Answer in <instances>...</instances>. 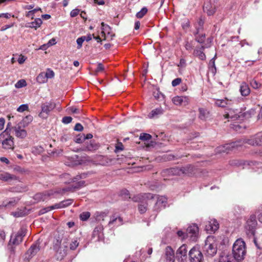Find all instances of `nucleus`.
<instances>
[{"label":"nucleus","mask_w":262,"mask_h":262,"mask_svg":"<svg viewBox=\"0 0 262 262\" xmlns=\"http://www.w3.org/2000/svg\"><path fill=\"white\" fill-rule=\"evenodd\" d=\"M56 106L55 103L52 102H46L41 104V112L39 113V116L40 118H46L49 113Z\"/></svg>","instance_id":"nucleus-11"},{"label":"nucleus","mask_w":262,"mask_h":262,"mask_svg":"<svg viewBox=\"0 0 262 262\" xmlns=\"http://www.w3.org/2000/svg\"><path fill=\"white\" fill-rule=\"evenodd\" d=\"M85 182L84 181H80L76 183L74 185H70L63 189V191L74 192L77 189H79L85 186Z\"/></svg>","instance_id":"nucleus-22"},{"label":"nucleus","mask_w":262,"mask_h":262,"mask_svg":"<svg viewBox=\"0 0 262 262\" xmlns=\"http://www.w3.org/2000/svg\"><path fill=\"white\" fill-rule=\"evenodd\" d=\"M79 243L77 240H74L70 245V248L71 250H74L78 247Z\"/></svg>","instance_id":"nucleus-59"},{"label":"nucleus","mask_w":262,"mask_h":262,"mask_svg":"<svg viewBox=\"0 0 262 262\" xmlns=\"http://www.w3.org/2000/svg\"><path fill=\"white\" fill-rule=\"evenodd\" d=\"M203 251L206 256L210 257H213L216 254L217 244L213 237H208L207 238L203 247Z\"/></svg>","instance_id":"nucleus-3"},{"label":"nucleus","mask_w":262,"mask_h":262,"mask_svg":"<svg viewBox=\"0 0 262 262\" xmlns=\"http://www.w3.org/2000/svg\"><path fill=\"white\" fill-rule=\"evenodd\" d=\"M33 120V117L31 115H28L26 116L21 121H20L17 125L25 128L27 127L30 123Z\"/></svg>","instance_id":"nucleus-30"},{"label":"nucleus","mask_w":262,"mask_h":262,"mask_svg":"<svg viewBox=\"0 0 262 262\" xmlns=\"http://www.w3.org/2000/svg\"><path fill=\"white\" fill-rule=\"evenodd\" d=\"M14 138L10 135L0 134V143L5 149H14Z\"/></svg>","instance_id":"nucleus-4"},{"label":"nucleus","mask_w":262,"mask_h":262,"mask_svg":"<svg viewBox=\"0 0 262 262\" xmlns=\"http://www.w3.org/2000/svg\"><path fill=\"white\" fill-rule=\"evenodd\" d=\"M239 140H237L235 142H233L230 143L226 144L225 145L219 146L216 148V152L223 153L226 152L228 153L230 151L233 150L235 148H237L238 147L241 146V144Z\"/></svg>","instance_id":"nucleus-6"},{"label":"nucleus","mask_w":262,"mask_h":262,"mask_svg":"<svg viewBox=\"0 0 262 262\" xmlns=\"http://www.w3.org/2000/svg\"><path fill=\"white\" fill-rule=\"evenodd\" d=\"M67 245H64L58 249L55 250L56 252L55 256L57 260H61L67 255Z\"/></svg>","instance_id":"nucleus-21"},{"label":"nucleus","mask_w":262,"mask_h":262,"mask_svg":"<svg viewBox=\"0 0 262 262\" xmlns=\"http://www.w3.org/2000/svg\"><path fill=\"white\" fill-rule=\"evenodd\" d=\"M11 126V122H8L7 125V127L6 128V129L3 132H2L1 134H6V135H10V130H11V128H10Z\"/></svg>","instance_id":"nucleus-61"},{"label":"nucleus","mask_w":262,"mask_h":262,"mask_svg":"<svg viewBox=\"0 0 262 262\" xmlns=\"http://www.w3.org/2000/svg\"><path fill=\"white\" fill-rule=\"evenodd\" d=\"M256 225V216L255 215H251L247 220L245 225V229L248 235L252 236L254 235Z\"/></svg>","instance_id":"nucleus-7"},{"label":"nucleus","mask_w":262,"mask_h":262,"mask_svg":"<svg viewBox=\"0 0 262 262\" xmlns=\"http://www.w3.org/2000/svg\"><path fill=\"white\" fill-rule=\"evenodd\" d=\"M157 198V202L154 206V210L157 212L160 211L162 209L165 208L167 204V198L164 196H159L155 195Z\"/></svg>","instance_id":"nucleus-13"},{"label":"nucleus","mask_w":262,"mask_h":262,"mask_svg":"<svg viewBox=\"0 0 262 262\" xmlns=\"http://www.w3.org/2000/svg\"><path fill=\"white\" fill-rule=\"evenodd\" d=\"M29 108L28 104H24L20 105L17 109V111L19 112H23L25 111L28 110Z\"/></svg>","instance_id":"nucleus-55"},{"label":"nucleus","mask_w":262,"mask_h":262,"mask_svg":"<svg viewBox=\"0 0 262 262\" xmlns=\"http://www.w3.org/2000/svg\"><path fill=\"white\" fill-rule=\"evenodd\" d=\"M153 96L157 100H162L164 98V95L159 90H156L153 92Z\"/></svg>","instance_id":"nucleus-46"},{"label":"nucleus","mask_w":262,"mask_h":262,"mask_svg":"<svg viewBox=\"0 0 262 262\" xmlns=\"http://www.w3.org/2000/svg\"><path fill=\"white\" fill-rule=\"evenodd\" d=\"M61 241L62 238L59 235L55 236L53 245V248L54 250L61 247Z\"/></svg>","instance_id":"nucleus-38"},{"label":"nucleus","mask_w":262,"mask_h":262,"mask_svg":"<svg viewBox=\"0 0 262 262\" xmlns=\"http://www.w3.org/2000/svg\"><path fill=\"white\" fill-rule=\"evenodd\" d=\"M27 85V82L25 79H20L18 80L15 84V88L17 89L25 87Z\"/></svg>","instance_id":"nucleus-44"},{"label":"nucleus","mask_w":262,"mask_h":262,"mask_svg":"<svg viewBox=\"0 0 262 262\" xmlns=\"http://www.w3.org/2000/svg\"><path fill=\"white\" fill-rule=\"evenodd\" d=\"M209 68L210 69H212V72L213 74H215L216 71V69L215 66V57L212 58L209 62Z\"/></svg>","instance_id":"nucleus-43"},{"label":"nucleus","mask_w":262,"mask_h":262,"mask_svg":"<svg viewBox=\"0 0 262 262\" xmlns=\"http://www.w3.org/2000/svg\"><path fill=\"white\" fill-rule=\"evenodd\" d=\"M140 139L143 141H148L151 139V136L146 133H142L140 135Z\"/></svg>","instance_id":"nucleus-48"},{"label":"nucleus","mask_w":262,"mask_h":262,"mask_svg":"<svg viewBox=\"0 0 262 262\" xmlns=\"http://www.w3.org/2000/svg\"><path fill=\"white\" fill-rule=\"evenodd\" d=\"M69 110L73 113V114H80L82 112V110L79 108H77L75 107H70L69 108Z\"/></svg>","instance_id":"nucleus-56"},{"label":"nucleus","mask_w":262,"mask_h":262,"mask_svg":"<svg viewBox=\"0 0 262 262\" xmlns=\"http://www.w3.org/2000/svg\"><path fill=\"white\" fill-rule=\"evenodd\" d=\"M71 138V136L69 134H64L61 137V141L62 142H65L68 141Z\"/></svg>","instance_id":"nucleus-64"},{"label":"nucleus","mask_w":262,"mask_h":262,"mask_svg":"<svg viewBox=\"0 0 262 262\" xmlns=\"http://www.w3.org/2000/svg\"><path fill=\"white\" fill-rule=\"evenodd\" d=\"M232 103V101L227 99H218L215 101V105L219 107H224L227 105H230Z\"/></svg>","instance_id":"nucleus-28"},{"label":"nucleus","mask_w":262,"mask_h":262,"mask_svg":"<svg viewBox=\"0 0 262 262\" xmlns=\"http://www.w3.org/2000/svg\"><path fill=\"white\" fill-rule=\"evenodd\" d=\"M26 235V230L21 228L15 235H11L9 242V246L18 245L23 241V238Z\"/></svg>","instance_id":"nucleus-9"},{"label":"nucleus","mask_w":262,"mask_h":262,"mask_svg":"<svg viewBox=\"0 0 262 262\" xmlns=\"http://www.w3.org/2000/svg\"><path fill=\"white\" fill-rule=\"evenodd\" d=\"M120 195H121L122 198L125 200H128V199L130 198L129 196V191L126 189L122 190L121 191Z\"/></svg>","instance_id":"nucleus-47"},{"label":"nucleus","mask_w":262,"mask_h":262,"mask_svg":"<svg viewBox=\"0 0 262 262\" xmlns=\"http://www.w3.org/2000/svg\"><path fill=\"white\" fill-rule=\"evenodd\" d=\"M256 114L255 110L254 109H251L245 112H242L241 111V118L248 119L251 118L252 116Z\"/></svg>","instance_id":"nucleus-35"},{"label":"nucleus","mask_w":262,"mask_h":262,"mask_svg":"<svg viewBox=\"0 0 262 262\" xmlns=\"http://www.w3.org/2000/svg\"><path fill=\"white\" fill-rule=\"evenodd\" d=\"M233 255L234 259L241 261L244 258L246 254L245 243L239 238L234 243L232 247Z\"/></svg>","instance_id":"nucleus-2"},{"label":"nucleus","mask_w":262,"mask_h":262,"mask_svg":"<svg viewBox=\"0 0 262 262\" xmlns=\"http://www.w3.org/2000/svg\"><path fill=\"white\" fill-rule=\"evenodd\" d=\"M241 146L245 143L252 146H262V135H257L251 137L250 139H243L239 140Z\"/></svg>","instance_id":"nucleus-8"},{"label":"nucleus","mask_w":262,"mask_h":262,"mask_svg":"<svg viewBox=\"0 0 262 262\" xmlns=\"http://www.w3.org/2000/svg\"><path fill=\"white\" fill-rule=\"evenodd\" d=\"M40 243L39 241H37L36 243L32 245L27 251L26 254L29 255L28 258H32L40 250Z\"/></svg>","instance_id":"nucleus-19"},{"label":"nucleus","mask_w":262,"mask_h":262,"mask_svg":"<svg viewBox=\"0 0 262 262\" xmlns=\"http://www.w3.org/2000/svg\"><path fill=\"white\" fill-rule=\"evenodd\" d=\"M234 258L230 254L224 252L220 254L219 259L213 262H234Z\"/></svg>","instance_id":"nucleus-20"},{"label":"nucleus","mask_w":262,"mask_h":262,"mask_svg":"<svg viewBox=\"0 0 262 262\" xmlns=\"http://www.w3.org/2000/svg\"><path fill=\"white\" fill-rule=\"evenodd\" d=\"M184 157L183 155H168L167 157V160L170 161V160H173L175 159H179L181 158L182 157Z\"/></svg>","instance_id":"nucleus-53"},{"label":"nucleus","mask_w":262,"mask_h":262,"mask_svg":"<svg viewBox=\"0 0 262 262\" xmlns=\"http://www.w3.org/2000/svg\"><path fill=\"white\" fill-rule=\"evenodd\" d=\"M181 81H182L181 78H176L172 80V83H171L172 85L173 86H176L178 85L179 84H180V83L181 82Z\"/></svg>","instance_id":"nucleus-63"},{"label":"nucleus","mask_w":262,"mask_h":262,"mask_svg":"<svg viewBox=\"0 0 262 262\" xmlns=\"http://www.w3.org/2000/svg\"><path fill=\"white\" fill-rule=\"evenodd\" d=\"M75 142L77 143H81L85 141L84 134L78 135L75 139Z\"/></svg>","instance_id":"nucleus-50"},{"label":"nucleus","mask_w":262,"mask_h":262,"mask_svg":"<svg viewBox=\"0 0 262 262\" xmlns=\"http://www.w3.org/2000/svg\"><path fill=\"white\" fill-rule=\"evenodd\" d=\"M199 118L201 119L202 120L205 121L208 118H209L210 116V113L207 110H205L203 108H200L199 109Z\"/></svg>","instance_id":"nucleus-29"},{"label":"nucleus","mask_w":262,"mask_h":262,"mask_svg":"<svg viewBox=\"0 0 262 262\" xmlns=\"http://www.w3.org/2000/svg\"><path fill=\"white\" fill-rule=\"evenodd\" d=\"M42 21L40 18H36L34 21L27 23L26 27L37 29L42 24Z\"/></svg>","instance_id":"nucleus-31"},{"label":"nucleus","mask_w":262,"mask_h":262,"mask_svg":"<svg viewBox=\"0 0 262 262\" xmlns=\"http://www.w3.org/2000/svg\"><path fill=\"white\" fill-rule=\"evenodd\" d=\"M163 112L164 111L163 108L161 107H160L152 110L148 116L150 118H154L163 114Z\"/></svg>","instance_id":"nucleus-34"},{"label":"nucleus","mask_w":262,"mask_h":262,"mask_svg":"<svg viewBox=\"0 0 262 262\" xmlns=\"http://www.w3.org/2000/svg\"><path fill=\"white\" fill-rule=\"evenodd\" d=\"M122 219L120 216H117L116 215H113L111 216L110 221H109L108 225H112L115 223L118 222V225H120L122 224Z\"/></svg>","instance_id":"nucleus-39"},{"label":"nucleus","mask_w":262,"mask_h":262,"mask_svg":"<svg viewBox=\"0 0 262 262\" xmlns=\"http://www.w3.org/2000/svg\"><path fill=\"white\" fill-rule=\"evenodd\" d=\"M190 262H203L202 252L196 247H193L189 252Z\"/></svg>","instance_id":"nucleus-10"},{"label":"nucleus","mask_w":262,"mask_h":262,"mask_svg":"<svg viewBox=\"0 0 262 262\" xmlns=\"http://www.w3.org/2000/svg\"><path fill=\"white\" fill-rule=\"evenodd\" d=\"M199 232V228L196 224L189 226L186 229V235L192 241H195Z\"/></svg>","instance_id":"nucleus-12"},{"label":"nucleus","mask_w":262,"mask_h":262,"mask_svg":"<svg viewBox=\"0 0 262 262\" xmlns=\"http://www.w3.org/2000/svg\"><path fill=\"white\" fill-rule=\"evenodd\" d=\"M23 128V127H20L18 125L13 127L15 132V136L21 139L25 138L27 135V131Z\"/></svg>","instance_id":"nucleus-23"},{"label":"nucleus","mask_w":262,"mask_h":262,"mask_svg":"<svg viewBox=\"0 0 262 262\" xmlns=\"http://www.w3.org/2000/svg\"><path fill=\"white\" fill-rule=\"evenodd\" d=\"M84 41V36H81L77 39L76 42L77 43V48L80 49L81 48L82 43Z\"/></svg>","instance_id":"nucleus-57"},{"label":"nucleus","mask_w":262,"mask_h":262,"mask_svg":"<svg viewBox=\"0 0 262 262\" xmlns=\"http://www.w3.org/2000/svg\"><path fill=\"white\" fill-rule=\"evenodd\" d=\"M86 145H85L84 147V150H89V151H92L96 150L98 148V145L97 144L95 143L94 141H91L89 143L88 142L85 143Z\"/></svg>","instance_id":"nucleus-37"},{"label":"nucleus","mask_w":262,"mask_h":262,"mask_svg":"<svg viewBox=\"0 0 262 262\" xmlns=\"http://www.w3.org/2000/svg\"><path fill=\"white\" fill-rule=\"evenodd\" d=\"M188 100V98L187 97L177 96L174 97L172 98V101L174 104L179 105L183 104V103L185 104L187 103Z\"/></svg>","instance_id":"nucleus-25"},{"label":"nucleus","mask_w":262,"mask_h":262,"mask_svg":"<svg viewBox=\"0 0 262 262\" xmlns=\"http://www.w3.org/2000/svg\"><path fill=\"white\" fill-rule=\"evenodd\" d=\"M207 46H202L201 48H197L194 50L193 54L195 56L198 57L202 60H204L206 59V55L203 52V50L205 48H207Z\"/></svg>","instance_id":"nucleus-24"},{"label":"nucleus","mask_w":262,"mask_h":262,"mask_svg":"<svg viewBox=\"0 0 262 262\" xmlns=\"http://www.w3.org/2000/svg\"><path fill=\"white\" fill-rule=\"evenodd\" d=\"M250 85L254 89H258L260 86V84L257 82L255 80L253 79L250 82Z\"/></svg>","instance_id":"nucleus-60"},{"label":"nucleus","mask_w":262,"mask_h":262,"mask_svg":"<svg viewBox=\"0 0 262 262\" xmlns=\"http://www.w3.org/2000/svg\"><path fill=\"white\" fill-rule=\"evenodd\" d=\"M177 235L179 237H181L182 239L187 238V236L186 235V232H183L182 230H179L177 232Z\"/></svg>","instance_id":"nucleus-62"},{"label":"nucleus","mask_w":262,"mask_h":262,"mask_svg":"<svg viewBox=\"0 0 262 262\" xmlns=\"http://www.w3.org/2000/svg\"><path fill=\"white\" fill-rule=\"evenodd\" d=\"M196 31L194 33L195 40L200 43H203L205 41V34L203 32L204 26H199L195 25Z\"/></svg>","instance_id":"nucleus-15"},{"label":"nucleus","mask_w":262,"mask_h":262,"mask_svg":"<svg viewBox=\"0 0 262 262\" xmlns=\"http://www.w3.org/2000/svg\"><path fill=\"white\" fill-rule=\"evenodd\" d=\"M219 228V224L215 219L211 220L206 223L205 230L208 233L214 232Z\"/></svg>","instance_id":"nucleus-16"},{"label":"nucleus","mask_w":262,"mask_h":262,"mask_svg":"<svg viewBox=\"0 0 262 262\" xmlns=\"http://www.w3.org/2000/svg\"><path fill=\"white\" fill-rule=\"evenodd\" d=\"M187 249L186 245H182L177 251V257L179 261H183L187 258Z\"/></svg>","instance_id":"nucleus-17"},{"label":"nucleus","mask_w":262,"mask_h":262,"mask_svg":"<svg viewBox=\"0 0 262 262\" xmlns=\"http://www.w3.org/2000/svg\"><path fill=\"white\" fill-rule=\"evenodd\" d=\"M147 8L143 7L139 12L137 13L136 16L138 18H142L147 13Z\"/></svg>","instance_id":"nucleus-41"},{"label":"nucleus","mask_w":262,"mask_h":262,"mask_svg":"<svg viewBox=\"0 0 262 262\" xmlns=\"http://www.w3.org/2000/svg\"><path fill=\"white\" fill-rule=\"evenodd\" d=\"M49 196V194L47 192L45 193H36L34 196V199L35 200L39 202V201H45L47 198Z\"/></svg>","instance_id":"nucleus-36"},{"label":"nucleus","mask_w":262,"mask_h":262,"mask_svg":"<svg viewBox=\"0 0 262 262\" xmlns=\"http://www.w3.org/2000/svg\"><path fill=\"white\" fill-rule=\"evenodd\" d=\"M103 229V227L101 226H98L95 227L93 231V236H97L98 237H99L100 236V234L102 232Z\"/></svg>","instance_id":"nucleus-42"},{"label":"nucleus","mask_w":262,"mask_h":262,"mask_svg":"<svg viewBox=\"0 0 262 262\" xmlns=\"http://www.w3.org/2000/svg\"><path fill=\"white\" fill-rule=\"evenodd\" d=\"M37 81L39 83H43L47 81L48 79L46 76L45 73H40L36 78Z\"/></svg>","instance_id":"nucleus-40"},{"label":"nucleus","mask_w":262,"mask_h":262,"mask_svg":"<svg viewBox=\"0 0 262 262\" xmlns=\"http://www.w3.org/2000/svg\"><path fill=\"white\" fill-rule=\"evenodd\" d=\"M91 214L89 212H83L80 214V219L83 221H86L90 217Z\"/></svg>","instance_id":"nucleus-49"},{"label":"nucleus","mask_w":262,"mask_h":262,"mask_svg":"<svg viewBox=\"0 0 262 262\" xmlns=\"http://www.w3.org/2000/svg\"><path fill=\"white\" fill-rule=\"evenodd\" d=\"M240 92L241 95L244 96H247L250 94V88L246 83L243 82L241 85Z\"/></svg>","instance_id":"nucleus-33"},{"label":"nucleus","mask_w":262,"mask_h":262,"mask_svg":"<svg viewBox=\"0 0 262 262\" xmlns=\"http://www.w3.org/2000/svg\"><path fill=\"white\" fill-rule=\"evenodd\" d=\"M195 168L191 165H187L186 166L181 167H174L171 169V172L174 174H185L190 176L194 173Z\"/></svg>","instance_id":"nucleus-5"},{"label":"nucleus","mask_w":262,"mask_h":262,"mask_svg":"<svg viewBox=\"0 0 262 262\" xmlns=\"http://www.w3.org/2000/svg\"><path fill=\"white\" fill-rule=\"evenodd\" d=\"M203 10L208 15H212L215 13V8L209 2L205 3L203 6Z\"/></svg>","instance_id":"nucleus-26"},{"label":"nucleus","mask_w":262,"mask_h":262,"mask_svg":"<svg viewBox=\"0 0 262 262\" xmlns=\"http://www.w3.org/2000/svg\"><path fill=\"white\" fill-rule=\"evenodd\" d=\"M62 208V207H61V204H60V203H59L55 204V205H52L49 207L45 208V212H48L52 209Z\"/></svg>","instance_id":"nucleus-52"},{"label":"nucleus","mask_w":262,"mask_h":262,"mask_svg":"<svg viewBox=\"0 0 262 262\" xmlns=\"http://www.w3.org/2000/svg\"><path fill=\"white\" fill-rule=\"evenodd\" d=\"M224 116L226 118H230L233 120H236L241 118V111L237 109L230 108Z\"/></svg>","instance_id":"nucleus-18"},{"label":"nucleus","mask_w":262,"mask_h":262,"mask_svg":"<svg viewBox=\"0 0 262 262\" xmlns=\"http://www.w3.org/2000/svg\"><path fill=\"white\" fill-rule=\"evenodd\" d=\"M41 10V9L40 8H35L32 10H30L29 11H28L27 12V14L26 15V16L27 17H31L32 19H33L34 18V14L38 11H40Z\"/></svg>","instance_id":"nucleus-51"},{"label":"nucleus","mask_w":262,"mask_h":262,"mask_svg":"<svg viewBox=\"0 0 262 262\" xmlns=\"http://www.w3.org/2000/svg\"><path fill=\"white\" fill-rule=\"evenodd\" d=\"M73 202V200L72 199H67V200L62 201L59 203L61 204V207H62V208H64V207H68V206H70V205H71Z\"/></svg>","instance_id":"nucleus-45"},{"label":"nucleus","mask_w":262,"mask_h":262,"mask_svg":"<svg viewBox=\"0 0 262 262\" xmlns=\"http://www.w3.org/2000/svg\"><path fill=\"white\" fill-rule=\"evenodd\" d=\"M19 200L20 199L17 197L12 198L9 202H3L2 204L0 206V207L3 206L6 208H10L14 206L18 203Z\"/></svg>","instance_id":"nucleus-27"},{"label":"nucleus","mask_w":262,"mask_h":262,"mask_svg":"<svg viewBox=\"0 0 262 262\" xmlns=\"http://www.w3.org/2000/svg\"><path fill=\"white\" fill-rule=\"evenodd\" d=\"M72 121V118L70 116H66L62 118V122L64 124H69Z\"/></svg>","instance_id":"nucleus-58"},{"label":"nucleus","mask_w":262,"mask_h":262,"mask_svg":"<svg viewBox=\"0 0 262 262\" xmlns=\"http://www.w3.org/2000/svg\"><path fill=\"white\" fill-rule=\"evenodd\" d=\"M45 75L47 79H51L54 77V72H53V71L50 70V69H48L46 73H45Z\"/></svg>","instance_id":"nucleus-54"},{"label":"nucleus","mask_w":262,"mask_h":262,"mask_svg":"<svg viewBox=\"0 0 262 262\" xmlns=\"http://www.w3.org/2000/svg\"><path fill=\"white\" fill-rule=\"evenodd\" d=\"M165 262H175L174 251L170 246H167L163 256Z\"/></svg>","instance_id":"nucleus-14"},{"label":"nucleus","mask_w":262,"mask_h":262,"mask_svg":"<svg viewBox=\"0 0 262 262\" xmlns=\"http://www.w3.org/2000/svg\"><path fill=\"white\" fill-rule=\"evenodd\" d=\"M16 177L7 172L0 173V180L7 182L12 180H16Z\"/></svg>","instance_id":"nucleus-32"},{"label":"nucleus","mask_w":262,"mask_h":262,"mask_svg":"<svg viewBox=\"0 0 262 262\" xmlns=\"http://www.w3.org/2000/svg\"><path fill=\"white\" fill-rule=\"evenodd\" d=\"M155 194L150 193L139 194L134 196L132 200L135 202H138V209L140 213H145L147 209L148 202L155 198Z\"/></svg>","instance_id":"nucleus-1"}]
</instances>
